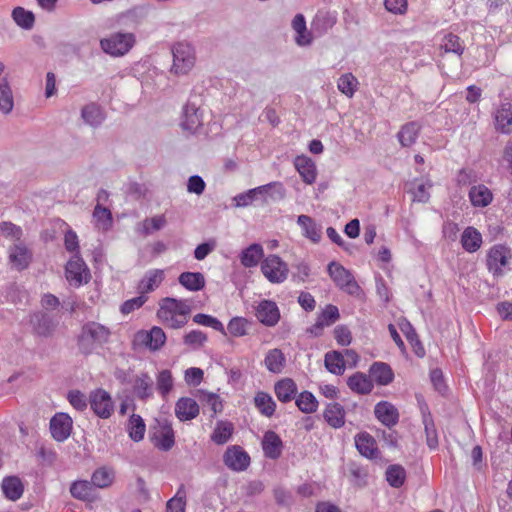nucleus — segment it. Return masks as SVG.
<instances>
[{
	"label": "nucleus",
	"mask_w": 512,
	"mask_h": 512,
	"mask_svg": "<svg viewBox=\"0 0 512 512\" xmlns=\"http://www.w3.org/2000/svg\"><path fill=\"white\" fill-rule=\"evenodd\" d=\"M224 464L233 471H244L250 465V456L238 445L230 446L223 455Z\"/></svg>",
	"instance_id": "obj_10"
},
{
	"label": "nucleus",
	"mask_w": 512,
	"mask_h": 512,
	"mask_svg": "<svg viewBox=\"0 0 512 512\" xmlns=\"http://www.w3.org/2000/svg\"><path fill=\"white\" fill-rule=\"evenodd\" d=\"M369 377L379 385H388L393 381L394 373L387 363L375 362L370 366Z\"/></svg>",
	"instance_id": "obj_31"
},
{
	"label": "nucleus",
	"mask_w": 512,
	"mask_h": 512,
	"mask_svg": "<svg viewBox=\"0 0 512 512\" xmlns=\"http://www.w3.org/2000/svg\"><path fill=\"white\" fill-rule=\"evenodd\" d=\"M9 261L16 270L22 271L31 263L32 252L19 242L9 248Z\"/></svg>",
	"instance_id": "obj_17"
},
{
	"label": "nucleus",
	"mask_w": 512,
	"mask_h": 512,
	"mask_svg": "<svg viewBox=\"0 0 512 512\" xmlns=\"http://www.w3.org/2000/svg\"><path fill=\"white\" fill-rule=\"evenodd\" d=\"M351 391L359 395H367L373 390V383L369 376L356 372L347 379Z\"/></svg>",
	"instance_id": "obj_29"
},
{
	"label": "nucleus",
	"mask_w": 512,
	"mask_h": 512,
	"mask_svg": "<svg viewBox=\"0 0 512 512\" xmlns=\"http://www.w3.org/2000/svg\"><path fill=\"white\" fill-rule=\"evenodd\" d=\"M264 187H256L253 189H249L244 193H240L236 195L233 200L235 202L236 207H247L256 199L258 195H263Z\"/></svg>",
	"instance_id": "obj_57"
},
{
	"label": "nucleus",
	"mask_w": 512,
	"mask_h": 512,
	"mask_svg": "<svg viewBox=\"0 0 512 512\" xmlns=\"http://www.w3.org/2000/svg\"><path fill=\"white\" fill-rule=\"evenodd\" d=\"M441 47L445 50V52H453L457 55H462L464 52V46L460 38L452 33L447 34L443 38Z\"/></svg>",
	"instance_id": "obj_59"
},
{
	"label": "nucleus",
	"mask_w": 512,
	"mask_h": 512,
	"mask_svg": "<svg viewBox=\"0 0 512 512\" xmlns=\"http://www.w3.org/2000/svg\"><path fill=\"white\" fill-rule=\"evenodd\" d=\"M111 336V331L105 325L95 322H86L77 336V347L82 355L88 356L94 350L108 343Z\"/></svg>",
	"instance_id": "obj_2"
},
{
	"label": "nucleus",
	"mask_w": 512,
	"mask_h": 512,
	"mask_svg": "<svg viewBox=\"0 0 512 512\" xmlns=\"http://www.w3.org/2000/svg\"><path fill=\"white\" fill-rule=\"evenodd\" d=\"M358 81L351 73L342 75L337 82L338 89L347 97H352L356 91Z\"/></svg>",
	"instance_id": "obj_56"
},
{
	"label": "nucleus",
	"mask_w": 512,
	"mask_h": 512,
	"mask_svg": "<svg viewBox=\"0 0 512 512\" xmlns=\"http://www.w3.org/2000/svg\"><path fill=\"white\" fill-rule=\"evenodd\" d=\"M296 405L302 412L312 413L316 411L318 401L311 392L304 391L296 399Z\"/></svg>",
	"instance_id": "obj_52"
},
{
	"label": "nucleus",
	"mask_w": 512,
	"mask_h": 512,
	"mask_svg": "<svg viewBox=\"0 0 512 512\" xmlns=\"http://www.w3.org/2000/svg\"><path fill=\"white\" fill-rule=\"evenodd\" d=\"M323 416L326 422L333 428H341L345 424V410L337 402L328 404Z\"/></svg>",
	"instance_id": "obj_35"
},
{
	"label": "nucleus",
	"mask_w": 512,
	"mask_h": 512,
	"mask_svg": "<svg viewBox=\"0 0 512 512\" xmlns=\"http://www.w3.org/2000/svg\"><path fill=\"white\" fill-rule=\"evenodd\" d=\"M283 443L281 438L274 431H267L262 440L264 455L269 459H277L281 456Z\"/></svg>",
	"instance_id": "obj_23"
},
{
	"label": "nucleus",
	"mask_w": 512,
	"mask_h": 512,
	"mask_svg": "<svg viewBox=\"0 0 512 512\" xmlns=\"http://www.w3.org/2000/svg\"><path fill=\"white\" fill-rule=\"evenodd\" d=\"M257 319L268 327L275 326L280 319L279 309L274 301L262 300L256 307Z\"/></svg>",
	"instance_id": "obj_13"
},
{
	"label": "nucleus",
	"mask_w": 512,
	"mask_h": 512,
	"mask_svg": "<svg viewBox=\"0 0 512 512\" xmlns=\"http://www.w3.org/2000/svg\"><path fill=\"white\" fill-rule=\"evenodd\" d=\"M292 28L296 32L295 42L298 46H308L313 41L312 31L306 27V20L303 14H296L292 20Z\"/></svg>",
	"instance_id": "obj_26"
},
{
	"label": "nucleus",
	"mask_w": 512,
	"mask_h": 512,
	"mask_svg": "<svg viewBox=\"0 0 512 512\" xmlns=\"http://www.w3.org/2000/svg\"><path fill=\"white\" fill-rule=\"evenodd\" d=\"M191 314V307L185 300L166 297L159 303L158 319L168 328L184 327Z\"/></svg>",
	"instance_id": "obj_1"
},
{
	"label": "nucleus",
	"mask_w": 512,
	"mask_h": 512,
	"mask_svg": "<svg viewBox=\"0 0 512 512\" xmlns=\"http://www.w3.org/2000/svg\"><path fill=\"white\" fill-rule=\"evenodd\" d=\"M0 233L6 238L17 241H19L23 235L21 227L6 221L0 223Z\"/></svg>",
	"instance_id": "obj_63"
},
{
	"label": "nucleus",
	"mask_w": 512,
	"mask_h": 512,
	"mask_svg": "<svg viewBox=\"0 0 512 512\" xmlns=\"http://www.w3.org/2000/svg\"><path fill=\"white\" fill-rule=\"evenodd\" d=\"M264 363L268 371L279 374L285 367L286 358L280 349L275 348L267 352Z\"/></svg>",
	"instance_id": "obj_39"
},
{
	"label": "nucleus",
	"mask_w": 512,
	"mask_h": 512,
	"mask_svg": "<svg viewBox=\"0 0 512 512\" xmlns=\"http://www.w3.org/2000/svg\"><path fill=\"white\" fill-rule=\"evenodd\" d=\"M91 482L94 487L106 488L109 487L114 480V471L107 467H101L94 471L92 474Z\"/></svg>",
	"instance_id": "obj_50"
},
{
	"label": "nucleus",
	"mask_w": 512,
	"mask_h": 512,
	"mask_svg": "<svg viewBox=\"0 0 512 512\" xmlns=\"http://www.w3.org/2000/svg\"><path fill=\"white\" fill-rule=\"evenodd\" d=\"M495 127L501 133H512V104L503 103L495 113Z\"/></svg>",
	"instance_id": "obj_28"
},
{
	"label": "nucleus",
	"mask_w": 512,
	"mask_h": 512,
	"mask_svg": "<svg viewBox=\"0 0 512 512\" xmlns=\"http://www.w3.org/2000/svg\"><path fill=\"white\" fill-rule=\"evenodd\" d=\"M355 445L359 453L369 459H374L378 455L376 441L368 433H361L355 437Z\"/></svg>",
	"instance_id": "obj_33"
},
{
	"label": "nucleus",
	"mask_w": 512,
	"mask_h": 512,
	"mask_svg": "<svg viewBox=\"0 0 512 512\" xmlns=\"http://www.w3.org/2000/svg\"><path fill=\"white\" fill-rule=\"evenodd\" d=\"M340 318L339 310L335 305L329 304L318 316L315 324L309 329L314 336L321 335L324 327L334 324Z\"/></svg>",
	"instance_id": "obj_19"
},
{
	"label": "nucleus",
	"mask_w": 512,
	"mask_h": 512,
	"mask_svg": "<svg viewBox=\"0 0 512 512\" xmlns=\"http://www.w3.org/2000/svg\"><path fill=\"white\" fill-rule=\"evenodd\" d=\"M81 117L86 124L97 127L104 121L105 114L98 104L89 103L82 108Z\"/></svg>",
	"instance_id": "obj_38"
},
{
	"label": "nucleus",
	"mask_w": 512,
	"mask_h": 512,
	"mask_svg": "<svg viewBox=\"0 0 512 512\" xmlns=\"http://www.w3.org/2000/svg\"><path fill=\"white\" fill-rule=\"evenodd\" d=\"M193 321L199 325L211 327L214 330L226 335V330L222 322L211 315L198 313L193 317Z\"/></svg>",
	"instance_id": "obj_58"
},
{
	"label": "nucleus",
	"mask_w": 512,
	"mask_h": 512,
	"mask_svg": "<svg viewBox=\"0 0 512 512\" xmlns=\"http://www.w3.org/2000/svg\"><path fill=\"white\" fill-rule=\"evenodd\" d=\"M234 431L233 424L228 421H218L211 440L217 445H223L229 441Z\"/></svg>",
	"instance_id": "obj_45"
},
{
	"label": "nucleus",
	"mask_w": 512,
	"mask_h": 512,
	"mask_svg": "<svg viewBox=\"0 0 512 512\" xmlns=\"http://www.w3.org/2000/svg\"><path fill=\"white\" fill-rule=\"evenodd\" d=\"M173 64L171 72L175 75L188 74L196 63L195 48L186 41L175 43L172 48Z\"/></svg>",
	"instance_id": "obj_3"
},
{
	"label": "nucleus",
	"mask_w": 512,
	"mask_h": 512,
	"mask_svg": "<svg viewBox=\"0 0 512 512\" xmlns=\"http://www.w3.org/2000/svg\"><path fill=\"white\" fill-rule=\"evenodd\" d=\"M239 258L245 268L256 267L265 258L264 249L261 244L253 243L241 252Z\"/></svg>",
	"instance_id": "obj_30"
},
{
	"label": "nucleus",
	"mask_w": 512,
	"mask_h": 512,
	"mask_svg": "<svg viewBox=\"0 0 512 512\" xmlns=\"http://www.w3.org/2000/svg\"><path fill=\"white\" fill-rule=\"evenodd\" d=\"M512 258L511 249L503 244H497L492 246L486 258V265L495 277L502 276L504 274L503 267L508 265L509 260Z\"/></svg>",
	"instance_id": "obj_7"
},
{
	"label": "nucleus",
	"mask_w": 512,
	"mask_h": 512,
	"mask_svg": "<svg viewBox=\"0 0 512 512\" xmlns=\"http://www.w3.org/2000/svg\"><path fill=\"white\" fill-rule=\"evenodd\" d=\"M65 274L69 283L75 287L88 283L91 278L89 268L78 254H74L67 262Z\"/></svg>",
	"instance_id": "obj_8"
},
{
	"label": "nucleus",
	"mask_w": 512,
	"mask_h": 512,
	"mask_svg": "<svg viewBox=\"0 0 512 512\" xmlns=\"http://www.w3.org/2000/svg\"><path fill=\"white\" fill-rule=\"evenodd\" d=\"M385 476L390 486L400 488L405 482L406 471L401 465L393 464L387 467Z\"/></svg>",
	"instance_id": "obj_48"
},
{
	"label": "nucleus",
	"mask_w": 512,
	"mask_h": 512,
	"mask_svg": "<svg viewBox=\"0 0 512 512\" xmlns=\"http://www.w3.org/2000/svg\"><path fill=\"white\" fill-rule=\"evenodd\" d=\"M12 18L15 23L23 29L30 30L35 23V16L33 12L24 9L23 7H16L12 11Z\"/></svg>",
	"instance_id": "obj_49"
},
{
	"label": "nucleus",
	"mask_w": 512,
	"mask_h": 512,
	"mask_svg": "<svg viewBox=\"0 0 512 512\" xmlns=\"http://www.w3.org/2000/svg\"><path fill=\"white\" fill-rule=\"evenodd\" d=\"M422 418L426 435V443L430 449H436L438 447L437 430L431 413L428 411L427 407L422 409Z\"/></svg>",
	"instance_id": "obj_42"
},
{
	"label": "nucleus",
	"mask_w": 512,
	"mask_h": 512,
	"mask_svg": "<svg viewBox=\"0 0 512 512\" xmlns=\"http://www.w3.org/2000/svg\"><path fill=\"white\" fill-rule=\"evenodd\" d=\"M186 491L183 485L179 487L176 495L168 500L166 504V512H185Z\"/></svg>",
	"instance_id": "obj_54"
},
{
	"label": "nucleus",
	"mask_w": 512,
	"mask_h": 512,
	"mask_svg": "<svg viewBox=\"0 0 512 512\" xmlns=\"http://www.w3.org/2000/svg\"><path fill=\"white\" fill-rule=\"evenodd\" d=\"M469 200L473 207L484 208L493 201L492 191L484 184L474 185L468 193Z\"/></svg>",
	"instance_id": "obj_22"
},
{
	"label": "nucleus",
	"mask_w": 512,
	"mask_h": 512,
	"mask_svg": "<svg viewBox=\"0 0 512 512\" xmlns=\"http://www.w3.org/2000/svg\"><path fill=\"white\" fill-rule=\"evenodd\" d=\"M147 299H148L147 296L140 294L139 296H137L135 298L126 300L121 305L120 311L122 314L127 315V314L131 313L132 311H134L135 309L140 308L147 301Z\"/></svg>",
	"instance_id": "obj_64"
},
{
	"label": "nucleus",
	"mask_w": 512,
	"mask_h": 512,
	"mask_svg": "<svg viewBox=\"0 0 512 512\" xmlns=\"http://www.w3.org/2000/svg\"><path fill=\"white\" fill-rule=\"evenodd\" d=\"M254 405L258 411L266 417L273 416L276 409V403L271 395L263 391L256 393L254 397Z\"/></svg>",
	"instance_id": "obj_44"
},
{
	"label": "nucleus",
	"mask_w": 512,
	"mask_h": 512,
	"mask_svg": "<svg viewBox=\"0 0 512 512\" xmlns=\"http://www.w3.org/2000/svg\"><path fill=\"white\" fill-rule=\"evenodd\" d=\"M277 399L283 403L292 401L297 394V385L291 378H284L275 383Z\"/></svg>",
	"instance_id": "obj_32"
},
{
	"label": "nucleus",
	"mask_w": 512,
	"mask_h": 512,
	"mask_svg": "<svg viewBox=\"0 0 512 512\" xmlns=\"http://www.w3.org/2000/svg\"><path fill=\"white\" fill-rule=\"evenodd\" d=\"M178 281L189 291H199L205 286V278L200 272H183L179 275Z\"/></svg>",
	"instance_id": "obj_41"
},
{
	"label": "nucleus",
	"mask_w": 512,
	"mask_h": 512,
	"mask_svg": "<svg viewBox=\"0 0 512 512\" xmlns=\"http://www.w3.org/2000/svg\"><path fill=\"white\" fill-rule=\"evenodd\" d=\"M33 332L40 337H50L56 330L57 323L47 313L38 312L31 316Z\"/></svg>",
	"instance_id": "obj_14"
},
{
	"label": "nucleus",
	"mask_w": 512,
	"mask_h": 512,
	"mask_svg": "<svg viewBox=\"0 0 512 512\" xmlns=\"http://www.w3.org/2000/svg\"><path fill=\"white\" fill-rule=\"evenodd\" d=\"M93 217L96 223L103 229H107L112 223V214L108 208L97 204L93 211Z\"/></svg>",
	"instance_id": "obj_61"
},
{
	"label": "nucleus",
	"mask_w": 512,
	"mask_h": 512,
	"mask_svg": "<svg viewBox=\"0 0 512 512\" xmlns=\"http://www.w3.org/2000/svg\"><path fill=\"white\" fill-rule=\"evenodd\" d=\"M1 489L4 496L10 501L19 500L24 493V485L17 476H7L2 480Z\"/></svg>",
	"instance_id": "obj_25"
},
{
	"label": "nucleus",
	"mask_w": 512,
	"mask_h": 512,
	"mask_svg": "<svg viewBox=\"0 0 512 512\" xmlns=\"http://www.w3.org/2000/svg\"><path fill=\"white\" fill-rule=\"evenodd\" d=\"M461 245L469 253L476 252L482 245L481 233L472 226L465 228L461 236Z\"/></svg>",
	"instance_id": "obj_36"
},
{
	"label": "nucleus",
	"mask_w": 512,
	"mask_h": 512,
	"mask_svg": "<svg viewBox=\"0 0 512 512\" xmlns=\"http://www.w3.org/2000/svg\"><path fill=\"white\" fill-rule=\"evenodd\" d=\"M136 341L146 345L150 350H159L166 341V335L162 328L154 326L150 331H139Z\"/></svg>",
	"instance_id": "obj_15"
},
{
	"label": "nucleus",
	"mask_w": 512,
	"mask_h": 512,
	"mask_svg": "<svg viewBox=\"0 0 512 512\" xmlns=\"http://www.w3.org/2000/svg\"><path fill=\"white\" fill-rule=\"evenodd\" d=\"M207 341V335L200 330H192L183 337L185 345L192 349H198Z\"/></svg>",
	"instance_id": "obj_60"
},
{
	"label": "nucleus",
	"mask_w": 512,
	"mask_h": 512,
	"mask_svg": "<svg viewBox=\"0 0 512 512\" xmlns=\"http://www.w3.org/2000/svg\"><path fill=\"white\" fill-rule=\"evenodd\" d=\"M95 487L92 482L79 480L72 483L70 493L76 499L89 501L94 497Z\"/></svg>",
	"instance_id": "obj_43"
},
{
	"label": "nucleus",
	"mask_w": 512,
	"mask_h": 512,
	"mask_svg": "<svg viewBox=\"0 0 512 512\" xmlns=\"http://www.w3.org/2000/svg\"><path fill=\"white\" fill-rule=\"evenodd\" d=\"M374 414L378 421L388 428H392L399 421L397 408L387 401H381L375 405Z\"/></svg>",
	"instance_id": "obj_18"
},
{
	"label": "nucleus",
	"mask_w": 512,
	"mask_h": 512,
	"mask_svg": "<svg viewBox=\"0 0 512 512\" xmlns=\"http://www.w3.org/2000/svg\"><path fill=\"white\" fill-rule=\"evenodd\" d=\"M260 269L264 277L272 284L283 283L289 274V268L278 255L270 254L260 262Z\"/></svg>",
	"instance_id": "obj_5"
},
{
	"label": "nucleus",
	"mask_w": 512,
	"mask_h": 512,
	"mask_svg": "<svg viewBox=\"0 0 512 512\" xmlns=\"http://www.w3.org/2000/svg\"><path fill=\"white\" fill-rule=\"evenodd\" d=\"M250 322L244 317H233L228 325V332L234 337H242L248 334Z\"/></svg>",
	"instance_id": "obj_53"
},
{
	"label": "nucleus",
	"mask_w": 512,
	"mask_h": 512,
	"mask_svg": "<svg viewBox=\"0 0 512 512\" xmlns=\"http://www.w3.org/2000/svg\"><path fill=\"white\" fill-rule=\"evenodd\" d=\"M173 387V378L169 370H162L157 376V389L159 393L166 397Z\"/></svg>",
	"instance_id": "obj_62"
},
{
	"label": "nucleus",
	"mask_w": 512,
	"mask_h": 512,
	"mask_svg": "<svg viewBox=\"0 0 512 512\" xmlns=\"http://www.w3.org/2000/svg\"><path fill=\"white\" fill-rule=\"evenodd\" d=\"M133 392L140 400H146L153 395V380L147 373L137 375L133 382Z\"/></svg>",
	"instance_id": "obj_34"
},
{
	"label": "nucleus",
	"mask_w": 512,
	"mask_h": 512,
	"mask_svg": "<svg viewBox=\"0 0 512 512\" xmlns=\"http://www.w3.org/2000/svg\"><path fill=\"white\" fill-rule=\"evenodd\" d=\"M199 412V405L192 398L182 397L175 404V415L182 422L196 418Z\"/></svg>",
	"instance_id": "obj_20"
},
{
	"label": "nucleus",
	"mask_w": 512,
	"mask_h": 512,
	"mask_svg": "<svg viewBox=\"0 0 512 512\" xmlns=\"http://www.w3.org/2000/svg\"><path fill=\"white\" fill-rule=\"evenodd\" d=\"M294 165L306 184L310 185L315 182L317 176L316 165L310 158L298 156L294 161Z\"/></svg>",
	"instance_id": "obj_27"
},
{
	"label": "nucleus",
	"mask_w": 512,
	"mask_h": 512,
	"mask_svg": "<svg viewBox=\"0 0 512 512\" xmlns=\"http://www.w3.org/2000/svg\"><path fill=\"white\" fill-rule=\"evenodd\" d=\"M203 124V113L200 108L188 101L183 108L181 127L191 133H195Z\"/></svg>",
	"instance_id": "obj_12"
},
{
	"label": "nucleus",
	"mask_w": 512,
	"mask_h": 512,
	"mask_svg": "<svg viewBox=\"0 0 512 512\" xmlns=\"http://www.w3.org/2000/svg\"><path fill=\"white\" fill-rule=\"evenodd\" d=\"M165 278L164 270L151 269L145 273L138 284L139 294H147L157 289Z\"/></svg>",
	"instance_id": "obj_21"
},
{
	"label": "nucleus",
	"mask_w": 512,
	"mask_h": 512,
	"mask_svg": "<svg viewBox=\"0 0 512 512\" xmlns=\"http://www.w3.org/2000/svg\"><path fill=\"white\" fill-rule=\"evenodd\" d=\"M327 271L336 286L344 292L354 297H359L362 294V289L353 274L341 264L332 261L329 263Z\"/></svg>",
	"instance_id": "obj_4"
},
{
	"label": "nucleus",
	"mask_w": 512,
	"mask_h": 512,
	"mask_svg": "<svg viewBox=\"0 0 512 512\" xmlns=\"http://www.w3.org/2000/svg\"><path fill=\"white\" fill-rule=\"evenodd\" d=\"M134 43L135 36L132 33H115L109 38L102 39L100 46L107 54L123 56L130 51Z\"/></svg>",
	"instance_id": "obj_6"
},
{
	"label": "nucleus",
	"mask_w": 512,
	"mask_h": 512,
	"mask_svg": "<svg viewBox=\"0 0 512 512\" xmlns=\"http://www.w3.org/2000/svg\"><path fill=\"white\" fill-rule=\"evenodd\" d=\"M422 126L417 121H411L401 126L396 137L402 147H411L419 137Z\"/></svg>",
	"instance_id": "obj_24"
},
{
	"label": "nucleus",
	"mask_w": 512,
	"mask_h": 512,
	"mask_svg": "<svg viewBox=\"0 0 512 512\" xmlns=\"http://www.w3.org/2000/svg\"><path fill=\"white\" fill-rule=\"evenodd\" d=\"M73 421L67 413H56L50 420L51 436L57 442H64L72 432Z\"/></svg>",
	"instance_id": "obj_11"
},
{
	"label": "nucleus",
	"mask_w": 512,
	"mask_h": 512,
	"mask_svg": "<svg viewBox=\"0 0 512 512\" xmlns=\"http://www.w3.org/2000/svg\"><path fill=\"white\" fill-rule=\"evenodd\" d=\"M336 24V17L329 12H318L311 23L312 32L318 36L327 33Z\"/></svg>",
	"instance_id": "obj_37"
},
{
	"label": "nucleus",
	"mask_w": 512,
	"mask_h": 512,
	"mask_svg": "<svg viewBox=\"0 0 512 512\" xmlns=\"http://www.w3.org/2000/svg\"><path fill=\"white\" fill-rule=\"evenodd\" d=\"M145 423L141 416L133 414L129 419V436L138 442L144 438Z\"/></svg>",
	"instance_id": "obj_55"
},
{
	"label": "nucleus",
	"mask_w": 512,
	"mask_h": 512,
	"mask_svg": "<svg viewBox=\"0 0 512 512\" xmlns=\"http://www.w3.org/2000/svg\"><path fill=\"white\" fill-rule=\"evenodd\" d=\"M411 185L414 187L409 189V192L412 194V200L414 202L427 203L430 199L429 189L432 187L431 181H427L426 183H418L414 180L411 182Z\"/></svg>",
	"instance_id": "obj_51"
},
{
	"label": "nucleus",
	"mask_w": 512,
	"mask_h": 512,
	"mask_svg": "<svg viewBox=\"0 0 512 512\" xmlns=\"http://www.w3.org/2000/svg\"><path fill=\"white\" fill-rule=\"evenodd\" d=\"M89 403L92 411L102 419H108L114 411L111 395L104 389H96L90 393Z\"/></svg>",
	"instance_id": "obj_9"
},
{
	"label": "nucleus",
	"mask_w": 512,
	"mask_h": 512,
	"mask_svg": "<svg viewBox=\"0 0 512 512\" xmlns=\"http://www.w3.org/2000/svg\"><path fill=\"white\" fill-rule=\"evenodd\" d=\"M155 446L169 451L175 444L174 431L168 420L158 421V429L154 433Z\"/></svg>",
	"instance_id": "obj_16"
},
{
	"label": "nucleus",
	"mask_w": 512,
	"mask_h": 512,
	"mask_svg": "<svg viewBox=\"0 0 512 512\" xmlns=\"http://www.w3.org/2000/svg\"><path fill=\"white\" fill-rule=\"evenodd\" d=\"M14 107V99L11 87L6 78L0 80V111L7 115Z\"/></svg>",
	"instance_id": "obj_46"
},
{
	"label": "nucleus",
	"mask_w": 512,
	"mask_h": 512,
	"mask_svg": "<svg viewBox=\"0 0 512 512\" xmlns=\"http://www.w3.org/2000/svg\"><path fill=\"white\" fill-rule=\"evenodd\" d=\"M298 225L303 230V235L314 243H318L321 239V229L315 221L307 215H300L297 218Z\"/></svg>",
	"instance_id": "obj_40"
},
{
	"label": "nucleus",
	"mask_w": 512,
	"mask_h": 512,
	"mask_svg": "<svg viewBox=\"0 0 512 512\" xmlns=\"http://www.w3.org/2000/svg\"><path fill=\"white\" fill-rule=\"evenodd\" d=\"M324 363L326 369L335 375H342L345 370V362L340 352H327L325 354Z\"/></svg>",
	"instance_id": "obj_47"
}]
</instances>
